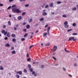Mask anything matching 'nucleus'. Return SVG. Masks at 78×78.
I'll return each instance as SVG.
<instances>
[{
    "label": "nucleus",
    "mask_w": 78,
    "mask_h": 78,
    "mask_svg": "<svg viewBox=\"0 0 78 78\" xmlns=\"http://www.w3.org/2000/svg\"><path fill=\"white\" fill-rule=\"evenodd\" d=\"M12 8H13L12 9V11L13 13H16V9L17 7L16 5H13L12 6Z\"/></svg>",
    "instance_id": "nucleus-1"
},
{
    "label": "nucleus",
    "mask_w": 78,
    "mask_h": 78,
    "mask_svg": "<svg viewBox=\"0 0 78 78\" xmlns=\"http://www.w3.org/2000/svg\"><path fill=\"white\" fill-rule=\"evenodd\" d=\"M74 37H71L69 38V40H68V41H71V40H73V41H75L76 40V38L74 39Z\"/></svg>",
    "instance_id": "nucleus-2"
},
{
    "label": "nucleus",
    "mask_w": 78,
    "mask_h": 78,
    "mask_svg": "<svg viewBox=\"0 0 78 78\" xmlns=\"http://www.w3.org/2000/svg\"><path fill=\"white\" fill-rule=\"evenodd\" d=\"M32 74L33 75H34V76H37V73H36V72L34 71H32Z\"/></svg>",
    "instance_id": "nucleus-3"
},
{
    "label": "nucleus",
    "mask_w": 78,
    "mask_h": 78,
    "mask_svg": "<svg viewBox=\"0 0 78 78\" xmlns=\"http://www.w3.org/2000/svg\"><path fill=\"white\" fill-rule=\"evenodd\" d=\"M50 27H48L47 28L48 31L47 32L48 35H49V34H50V33H49V31H50Z\"/></svg>",
    "instance_id": "nucleus-4"
},
{
    "label": "nucleus",
    "mask_w": 78,
    "mask_h": 78,
    "mask_svg": "<svg viewBox=\"0 0 78 78\" xmlns=\"http://www.w3.org/2000/svg\"><path fill=\"white\" fill-rule=\"evenodd\" d=\"M57 49V46H54L53 48V51H56Z\"/></svg>",
    "instance_id": "nucleus-5"
},
{
    "label": "nucleus",
    "mask_w": 78,
    "mask_h": 78,
    "mask_svg": "<svg viewBox=\"0 0 78 78\" xmlns=\"http://www.w3.org/2000/svg\"><path fill=\"white\" fill-rule=\"evenodd\" d=\"M17 74H19V75H22V72L20 71H18L16 72Z\"/></svg>",
    "instance_id": "nucleus-6"
},
{
    "label": "nucleus",
    "mask_w": 78,
    "mask_h": 78,
    "mask_svg": "<svg viewBox=\"0 0 78 78\" xmlns=\"http://www.w3.org/2000/svg\"><path fill=\"white\" fill-rule=\"evenodd\" d=\"M16 12H17V13H19V12H20V10H19V9H16Z\"/></svg>",
    "instance_id": "nucleus-7"
},
{
    "label": "nucleus",
    "mask_w": 78,
    "mask_h": 78,
    "mask_svg": "<svg viewBox=\"0 0 78 78\" xmlns=\"http://www.w3.org/2000/svg\"><path fill=\"white\" fill-rule=\"evenodd\" d=\"M47 33L46 32L44 33L43 34V37H45V36H47Z\"/></svg>",
    "instance_id": "nucleus-8"
},
{
    "label": "nucleus",
    "mask_w": 78,
    "mask_h": 78,
    "mask_svg": "<svg viewBox=\"0 0 78 78\" xmlns=\"http://www.w3.org/2000/svg\"><path fill=\"white\" fill-rule=\"evenodd\" d=\"M33 21V20L32 19V18H30V19L29 20V23H30V22H31Z\"/></svg>",
    "instance_id": "nucleus-9"
},
{
    "label": "nucleus",
    "mask_w": 78,
    "mask_h": 78,
    "mask_svg": "<svg viewBox=\"0 0 78 78\" xmlns=\"http://www.w3.org/2000/svg\"><path fill=\"white\" fill-rule=\"evenodd\" d=\"M76 23H73V27H76Z\"/></svg>",
    "instance_id": "nucleus-10"
},
{
    "label": "nucleus",
    "mask_w": 78,
    "mask_h": 78,
    "mask_svg": "<svg viewBox=\"0 0 78 78\" xmlns=\"http://www.w3.org/2000/svg\"><path fill=\"white\" fill-rule=\"evenodd\" d=\"M42 14L43 16H46V15H47V14L45 12H43Z\"/></svg>",
    "instance_id": "nucleus-11"
},
{
    "label": "nucleus",
    "mask_w": 78,
    "mask_h": 78,
    "mask_svg": "<svg viewBox=\"0 0 78 78\" xmlns=\"http://www.w3.org/2000/svg\"><path fill=\"white\" fill-rule=\"evenodd\" d=\"M53 5V2H51V3H50V7H52Z\"/></svg>",
    "instance_id": "nucleus-12"
},
{
    "label": "nucleus",
    "mask_w": 78,
    "mask_h": 78,
    "mask_svg": "<svg viewBox=\"0 0 78 78\" xmlns=\"http://www.w3.org/2000/svg\"><path fill=\"white\" fill-rule=\"evenodd\" d=\"M0 70H3V68L2 66H0Z\"/></svg>",
    "instance_id": "nucleus-13"
},
{
    "label": "nucleus",
    "mask_w": 78,
    "mask_h": 78,
    "mask_svg": "<svg viewBox=\"0 0 78 78\" xmlns=\"http://www.w3.org/2000/svg\"><path fill=\"white\" fill-rule=\"evenodd\" d=\"M30 26L29 25H27L26 26V28L27 29L28 28H30Z\"/></svg>",
    "instance_id": "nucleus-14"
},
{
    "label": "nucleus",
    "mask_w": 78,
    "mask_h": 78,
    "mask_svg": "<svg viewBox=\"0 0 78 78\" xmlns=\"http://www.w3.org/2000/svg\"><path fill=\"white\" fill-rule=\"evenodd\" d=\"M67 24H68V22H67V21H66L64 23V25H67Z\"/></svg>",
    "instance_id": "nucleus-15"
},
{
    "label": "nucleus",
    "mask_w": 78,
    "mask_h": 78,
    "mask_svg": "<svg viewBox=\"0 0 78 78\" xmlns=\"http://www.w3.org/2000/svg\"><path fill=\"white\" fill-rule=\"evenodd\" d=\"M21 19H22V16H19L18 17V20H21Z\"/></svg>",
    "instance_id": "nucleus-16"
},
{
    "label": "nucleus",
    "mask_w": 78,
    "mask_h": 78,
    "mask_svg": "<svg viewBox=\"0 0 78 78\" xmlns=\"http://www.w3.org/2000/svg\"><path fill=\"white\" fill-rule=\"evenodd\" d=\"M10 46V45H9V44H7L5 45V47H9Z\"/></svg>",
    "instance_id": "nucleus-17"
},
{
    "label": "nucleus",
    "mask_w": 78,
    "mask_h": 78,
    "mask_svg": "<svg viewBox=\"0 0 78 78\" xmlns=\"http://www.w3.org/2000/svg\"><path fill=\"white\" fill-rule=\"evenodd\" d=\"M64 27H65V28H69V25L67 24L65 25Z\"/></svg>",
    "instance_id": "nucleus-18"
},
{
    "label": "nucleus",
    "mask_w": 78,
    "mask_h": 78,
    "mask_svg": "<svg viewBox=\"0 0 78 78\" xmlns=\"http://www.w3.org/2000/svg\"><path fill=\"white\" fill-rule=\"evenodd\" d=\"M7 37H10V34H9V33H8L7 34Z\"/></svg>",
    "instance_id": "nucleus-19"
},
{
    "label": "nucleus",
    "mask_w": 78,
    "mask_h": 78,
    "mask_svg": "<svg viewBox=\"0 0 78 78\" xmlns=\"http://www.w3.org/2000/svg\"><path fill=\"white\" fill-rule=\"evenodd\" d=\"M73 11H76V8L74 7L72 9Z\"/></svg>",
    "instance_id": "nucleus-20"
},
{
    "label": "nucleus",
    "mask_w": 78,
    "mask_h": 78,
    "mask_svg": "<svg viewBox=\"0 0 78 78\" xmlns=\"http://www.w3.org/2000/svg\"><path fill=\"white\" fill-rule=\"evenodd\" d=\"M44 20V18H42L40 19L39 20L40 21H43Z\"/></svg>",
    "instance_id": "nucleus-21"
},
{
    "label": "nucleus",
    "mask_w": 78,
    "mask_h": 78,
    "mask_svg": "<svg viewBox=\"0 0 78 78\" xmlns=\"http://www.w3.org/2000/svg\"><path fill=\"white\" fill-rule=\"evenodd\" d=\"M12 54H15L16 53V51H13L12 52Z\"/></svg>",
    "instance_id": "nucleus-22"
},
{
    "label": "nucleus",
    "mask_w": 78,
    "mask_h": 78,
    "mask_svg": "<svg viewBox=\"0 0 78 78\" xmlns=\"http://www.w3.org/2000/svg\"><path fill=\"white\" fill-rule=\"evenodd\" d=\"M8 24H9V25H11V23L10 21H8Z\"/></svg>",
    "instance_id": "nucleus-23"
},
{
    "label": "nucleus",
    "mask_w": 78,
    "mask_h": 78,
    "mask_svg": "<svg viewBox=\"0 0 78 78\" xmlns=\"http://www.w3.org/2000/svg\"><path fill=\"white\" fill-rule=\"evenodd\" d=\"M29 70H30V71L31 72L33 71V69H32V68H30L29 69Z\"/></svg>",
    "instance_id": "nucleus-24"
},
{
    "label": "nucleus",
    "mask_w": 78,
    "mask_h": 78,
    "mask_svg": "<svg viewBox=\"0 0 78 78\" xmlns=\"http://www.w3.org/2000/svg\"><path fill=\"white\" fill-rule=\"evenodd\" d=\"M12 37H16V35H15V34H12Z\"/></svg>",
    "instance_id": "nucleus-25"
},
{
    "label": "nucleus",
    "mask_w": 78,
    "mask_h": 78,
    "mask_svg": "<svg viewBox=\"0 0 78 78\" xmlns=\"http://www.w3.org/2000/svg\"><path fill=\"white\" fill-rule=\"evenodd\" d=\"M16 77H17V78H20V76L18 74L16 75Z\"/></svg>",
    "instance_id": "nucleus-26"
},
{
    "label": "nucleus",
    "mask_w": 78,
    "mask_h": 78,
    "mask_svg": "<svg viewBox=\"0 0 78 78\" xmlns=\"http://www.w3.org/2000/svg\"><path fill=\"white\" fill-rule=\"evenodd\" d=\"M28 36V34L27 33H26L25 34L24 36V37H25Z\"/></svg>",
    "instance_id": "nucleus-27"
},
{
    "label": "nucleus",
    "mask_w": 78,
    "mask_h": 78,
    "mask_svg": "<svg viewBox=\"0 0 78 78\" xmlns=\"http://www.w3.org/2000/svg\"><path fill=\"white\" fill-rule=\"evenodd\" d=\"M63 70L64 72H66V69L65 68H63Z\"/></svg>",
    "instance_id": "nucleus-28"
},
{
    "label": "nucleus",
    "mask_w": 78,
    "mask_h": 78,
    "mask_svg": "<svg viewBox=\"0 0 78 78\" xmlns=\"http://www.w3.org/2000/svg\"><path fill=\"white\" fill-rule=\"evenodd\" d=\"M38 63H39V62H33V64H38Z\"/></svg>",
    "instance_id": "nucleus-29"
},
{
    "label": "nucleus",
    "mask_w": 78,
    "mask_h": 78,
    "mask_svg": "<svg viewBox=\"0 0 78 78\" xmlns=\"http://www.w3.org/2000/svg\"><path fill=\"white\" fill-rule=\"evenodd\" d=\"M65 50L66 52H67V53H69V51H68V50H66V48H65Z\"/></svg>",
    "instance_id": "nucleus-30"
},
{
    "label": "nucleus",
    "mask_w": 78,
    "mask_h": 78,
    "mask_svg": "<svg viewBox=\"0 0 78 78\" xmlns=\"http://www.w3.org/2000/svg\"><path fill=\"white\" fill-rule=\"evenodd\" d=\"M16 41V39L15 38H13L12 39V41L13 42H15V41Z\"/></svg>",
    "instance_id": "nucleus-31"
},
{
    "label": "nucleus",
    "mask_w": 78,
    "mask_h": 78,
    "mask_svg": "<svg viewBox=\"0 0 78 78\" xmlns=\"http://www.w3.org/2000/svg\"><path fill=\"white\" fill-rule=\"evenodd\" d=\"M5 32V30H3L2 31V34H4Z\"/></svg>",
    "instance_id": "nucleus-32"
},
{
    "label": "nucleus",
    "mask_w": 78,
    "mask_h": 78,
    "mask_svg": "<svg viewBox=\"0 0 78 78\" xmlns=\"http://www.w3.org/2000/svg\"><path fill=\"white\" fill-rule=\"evenodd\" d=\"M73 36H75L76 35H77V33H74L73 34Z\"/></svg>",
    "instance_id": "nucleus-33"
},
{
    "label": "nucleus",
    "mask_w": 78,
    "mask_h": 78,
    "mask_svg": "<svg viewBox=\"0 0 78 78\" xmlns=\"http://www.w3.org/2000/svg\"><path fill=\"white\" fill-rule=\"evenodd\" d=\"M24 73H27V70H26V69H24Z\"/></svg>",
    "instance_id": "nucleus-34"
},
{
    "label": "nucleus",
    "mask_w": 78,
    "mask_h": 78,
    "mask_svg": "<svg viewBox=\"0 0 78 78\" xmlns=\"http://www.w3.org/2000/svg\"><path fill=\"white\" fill-rule=\"evenodd\" d=\"M49 45L50 43H48L45 44V45H46V46H49Z\"/></svg>",
    "instance_id": "nucleus-35"
},
{
    "label": "nucleus",
    "mask_w": 78,
    "mask_h": 78,
    "mask_svg": "<svg viewBox=\"0 0 78 78\" xmlns=\"http://www.w3.org/2000/svg\"><path fill=\"white\" fill-rule=\"evenodd\" d=\"M25 14H26V13L25 12H23L22 13V16H24V15H25Z\"/></svg>",
    "instance_id": "nucleus-36"
},
{
    "label": "nucleus",
    "mask_w": 78,
    "mask_h": 78,
    "mask_svg": "<svg viewBox=\"0 0 78 78\" xmlns=\"http://www.w3.org/2000/svg\"><path fill=\"white\" fill-rule=\"evenodd\" d=\"M33 47V45L30 46L29 47V49H31V48H32V47Z\"/></svg>",
    "instance_id": "nucleus-37"
},
{
    "label": "nucleus",
    "mask_w": 78,
    "mask_h": 78,
    "mask_svg": "<svg viewBox=\"0 0 78 78\" xmlns=\"http://www.w3.org/2000/svg\"><path fill=\"white\" fill-rule=\"evenodd\" d=\"M27 61H31V59L30 58H28L27 59Z\"/></svg>",
    "instance_id": "nucleus-38"
},
{
    "label": "nucleus",
    "mask_w": 78,
    "mask_h": 78,
    "mask_svg": "<svg viewBox=\"0 0 78 78\" xmlns=\"http://www.w3.org/2000/svg\"><path fill=\"white\" fill-rule=\"evenodd\" d=\"M72 29H69L67 30V32H69V31H72Z\"/></svg>",
    "instance_id": "nucleus-39"
},
{
    "label": "nucleus",
    "mask_w": 78,
    "mask_h": 78,
    "mask_svg": "<svg viewBox=\"0 0 78 78\" xmlns=\"http://www.w3.org/2000/svg\"><path fill=\"white\" fill-rule=\"evenodd\" d=\"M10 8H11V6H10L9 7L7 8V9H10Z\"/></svg>",
    "instance_id": "nucleus-40"
},
{
    "label": "nucleus",
    "mask_w": 78,
    "mask_h": 78,
    "mask_svg": "<svg viewBox=\"0 0 78 78\" xmlns=\"http://www.w3.org/2000/svg\"><path fill=\"white\" fill-rule=\"evenodd\" d=\"M4 34V35L5 36V35H6V34H7V31H6L5 32Z\"/></svg>",
    "instance_id": "nucleus-41"
},
{
    "label": "nucleus",
    "mask_w": 78,
    "mask_h": 78,
    "mask_svg": "<svg viewBox=\"0 0 78 78\" xmlns=\"http://www.w3.org/2000/svg\"><path fill=\"white\" fill-rule=\"evenodd\" d=\"M29 6V4H26L25 5V7H28Z\"/></svg>",
    "instance_id": "nucleus-42"
},
{
    "label": "nucleus",
    "mask_w": 78,
    "mask_h": 78,
    "mask_svg": "<svg viewBox=\"0 0 78 78\" xmlns=\"http://www.w3.org/2000/svg\"><path fill=\"white\" fill-rule=\"evenodd\" d=\"M31 65L30 64H28V67H29V68H30V67H31Z\"/></svg>",
    "instance_id": "nucleus-43"
},
{
    "label": "nucleus",
    "mask_w": 78,
    "mask_h": 78,
    "mask_svg": "<svg viewBox=\"0 0 78 78\" xmlns=\"http://www.w3.org/2000/svg\"><path fill=\"white\" fill-rule=\"evenodd\" d=\"M52 58L54 59V60H56V58H55L54 57H53Z\"/></svg>",
    "instance_id": "nucleus-44"
},
{
    "label": "nucleus",
    "mask_w": 78,
    "mask_h": 78,
    "mask_svg": "<svg viewBox=\"0 0 78 78\" xmlns=\"http://www.w3.org/2000/svg\"><path fill=\"white\" fill-rule=\"evenodd\" d=\"M8 37H5V38L4 39L5 40H8Z\"/></svg>",
    "instance_id": "nucleus-45"
},
{
    "label": "nucleus",
    "mask_w": 78,
    "mask_h": 78,
    "mask_svg": "<svg viewBox=\"0 0 78 78\" xmlns=\"http://www.w3.org/2000/svg\"><path fill=\"white\" fill-rule=\"evenodd\" d=\"M25 38H22L21 41H25Z\"/></svg>",
    "instance_id": "nucleus-46"
},
{
    "label": "nucleus",
    "mask_w": 78,
    "mask_h": 78,
    "mask_svg": "<svg viewBox=\"0 0 78 78\" xmlns=\"http://www.w3.org/2000/svg\"><path fill=\"white\" fill-rule=\"evenodd\" d=\"M62 17H66V15H63L62 16Z\"/></svg>",
    "instance_id": "nucleus-47"
},
{
    "label": "nucleus",
    "mask_w": 78,
    "mask_h": 78,
    "mask_svg": "<svg viewBox=\"0 0 78 78\" xmlns=\"http://www.w3.org/2000/svg\"><path fill=\"white\" fill-rule=\"evenodd\" d=\"M27 57H29V54L28 53H27Z\"/></svg>",
    "instance_id": "nucleus-48"
},
{
    "label": "nucleus",
    "mask_w": 78,
    "mask_h": 78,
    "mask_svg": "<svg viewBox=\"0 0 78 78\" xmlns=\"http://www.w3.org/2000/svg\"><path fill=\"white\" fill-rule=\"evenodd\" d=\"M41 68H44V65H41Z\"/></svg>",
    "instance_id": "nucleus-49"
},
{
    "label": "nucleus",
    "mask_w": 78,
    "mask_h": 78,
    "mask_svg": "<svg viewBox=\"0 0 78 78\" xmlns=\"http://www.w3.org/2000/svg\"><path fill=\"white\" fill-rule=\"evenodd\" d=\"M74 66H77V63H75L74 64Z\"/></svg>",
    "instance_id": "nucleus-50"
},
{
    "label": "nucleus",
    "mask_w": 78,
    "mask_h": 78,
    "mask_svg": "<svg viewBox=\"0 0 78 78\" xmlns=\"http://www.w3.org/2000/svg\"><path fill=\"white\" fill-rule=\"evenodd\" d=\"M3 28H6V26L5 25H4V26H3Z\"/></svg>",
    "instance_id": "nucleus-51"
},
{
    "label": "nucleus",
    "mask_w": 78,
    "mask_h": 78,
    "mask_svg": "<svg viewBox=\"0 0 78 78\" xmlns=\"http://www.w3.org/2000/svg\"><path fill=\"white\" fill-rule=\"evenodd\" d=\"M14 47H12L11 48V50H14Z\"/></svg>",
    "instance_id": "nucleus-52"
},
{
    "label": "nucleus",
    "mask_w": 78,
    "mask_h": 78,
    "mask_svg": "<svg viewBox=\"0 0 78 78\" xmlns=\"http://www.w3.org/2000/svg\"><path fill=\"white\" fill-rule=\"evenodd\" d=\"M14 30H17V28L16 27H14Z\"/></svg>",
    "instance_id": "nucleus-53"
},
{
    "label": "nucleus",
    "mask_w": 78,
    "mask_h": 78,
    "mask_svg": "<svg viewBox=\"0 0 78 78\" xmlns=\"http://www.w3.org/2000/svg\"><path fill=\"white\" fill-rule=\"evenodd\" d=\"M48 24H47L45 26V28H47V27H48Z\"/></svg>",
    "instance_id": "nucleus-54"
},
{
    "label": "nucleus",
    "mask_w": 78,
    "mask_h": 78,
    "mask_svg": "<svg viewBox=\"0 0 78 78\" xmlns=\"http://www.w3.org/2000/svg\"><path fill=\"white\" fill-rule=\"evenodd\" d=\"M48 5H46L45 6V8H48Z\"/></svg>",
    "instance_id": "nucleus-55"
},
{
    "label": "nucleus",
    "mask_w": 78,
    "mask_h": 78,
    "mask_svg": "<svg viewBox=\"0 0 78 78\" xmlns=\"http://www.w3.org/2000/svg\"><path fill=\"white\" fill-rule=\"evenodd\" d=\"M16 27L17 28L19 27V24H17L16 25Z\"/></svg>",
    "instance_id": "nucleus-56"
},
{
    "label": "nucleus",
    "mask_w": 78,
    "mask_h": 78,
    "mask_svg": "<svg viewBox=\"0 0 78 78\" xmlns=\"http://www.w3.org/2000/svg\"><path fill=\"white\" fill-rule=\"evenodd\" d=\"M26 23H26V22H24V23H23V25H25Z\"/></svg>",
    "instance_id": "nucleus-57"
},
{
    "label": "nucleus",
    "mask_w": 78,
    "mask_h": 78,
    "mask_svg": "<svg viewBox=\"0 0 78 78\" xmlns=\"http://www.w3.org/2000/svg\"><path fill=\"white\" fill-rule=\"evenodd\" d=\"M69 76H70L71 77H72V76L70 74H69Z\"/></svg>",
    "instance_id": "nucleus-58"
},
{
    "label": "nucleus",
    "mask_w": 78,
    "mask_h": 78,
    "mask_svg": "<svg viewBox=\"0 0 78 78\" xmlns=\"http://www.w3.org/2000/svg\"><path fill=\"white\" fill-rule=\"evenodd\" d=\"M12 1H13V0H9V2H12Z\"/></svg>",
    "instance_id": "nucleus-59"
},
{
    "label": "nucleus",
    "mask_w": 78,
    "mask_h": 78,
    "mask_svg": "<svg viewBox=\"0 0 78 78\" xmlns=\"http://www.w3.org/2000/svg\"><path fill=\"white\" fill-rule=\"evenodd\" d=\"M58 65H59V64H56L55 65V66H58Z\"/></svg>",
    "instance_id": "nucleus-60"
},
{
    "label": "nucleus",
    "mask_w": 78,
    "mask_h": 78,
    "mask_svg": "<svg viewBox=\"0 0 78 78\" xmlns=\"http://www.w3.org/2000/svg\"><path fill=\"white\" fill-rule=\"evenodd\" d=\"M3 4H0V6H3Z\"/></svg>",
    "instance_id": "nucleus-61"
},
{
    "label": "nucleus",
    "mask_w": 78,
    "mask_h": 78,
    "mask_svg": "<svg viewBox=\"0 0 78 78\" xmlns=\"http://www.w3.org/2000/svg\"><path fill=\"white\" fill-rule=\"evenodd\" d=\"M9 75H11V74L10 73H9Z\"/></svg>",
    "instance_id": "nucleus-62"
},
{
    "label": "nucleus",
    "mask_w": 78,
    "mask_h": 78,
    "mask_svg": "<svg viewBox=\"0 0 78 78\" xmlns=\"http://www.w3.org/2000/svg\"><path fill=\"white\" fill-rule=\"evenodd\" d=\"M39 32V30H37L36 32V33H38Z\"/></svg>",
    "instance_id": "nucleus-63"
},
{
    "label": "nucleus",
    "mask_w": 78,
    "mask_h": 78,
    "mask_svg": "<svg viewBox=\"0 0 78 78\" xmlns=\"http://www.w3.org/2000/svg\"><path fill=\"white\" fill-rule=\"evenodd\" d=\"M23 31H25V32L26 31H27V30L26 29H24L23 30Z\"/></svg>",
    "instance_id": "nucleus-64"
}]
</instances>
